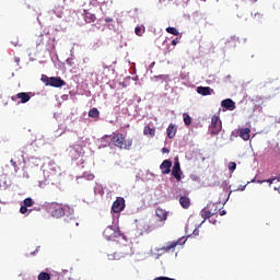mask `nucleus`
Wrapping results in <instances>:
<instances>
[{
	"label": "nucleus",
	"mask_w": 280,
	"mask_h": 280,
	"mask_svg": "<svg viewBox=\"0 0 280 280\" xmlns=\"http://www.w3.org/2000/svg\"><path fill=\"white\" fill-rule=\"evenodd\" d=\"M105 23H113V19L110 18L105 19Z\"/></svg>",
	"instance_id": "obj_36"
},
{
	"label": "nucleus",
	"mask_w": 280,
	"mask_h": 280,
	"mask_svg": "<svg viewBox=\"0 0 280 280\" xmlns=\"http://www.w3.org/2000/svg\"><path fill=\"white\" fill-rule=\"evenodd\" d=\"M237 47V39L235 37H230L225 40L224 49H235Z\"/></svg>",
	"instance_id": "obj_20"
},
{
	"label": "nucleus",
	"mask_w": 280,
	"mask_h": 280,
	"mask_svg": "<svg viewBox=\"0 0 280 280\" xmlns=\"http://www.w3.org/2000/svg\"><path fill=\"white\" fill-rule=\"evenodd\" d=\"M238 136L243 141H248L250 139V128H241L238 129Z\"/></svg>",
	"instance_id": "obj_17"
},
{
	"label": "nucleus",
	"mask_w": 280,
	"mask_h": 280,
	"mask_svg": "<svg viewBox=\"0 0 280 280\" xmlns=\"http://www.w3.org/2000/svg\"><path fill=\"white\" fill-rule=\"evenodd\" d=\"M221 215H226V211L223 210V211L221 212Z\"/></svg>",
	"instance_id": "obj_38"
},
{
	"label": "nucleus",
	"mask_w": 280,
	"mask_h": 280,
	"mask_svg": "<svg viewBox=\"0 0 280 280\" xmlns=\"http://www.w3.org/2000/svg\"><path fill=\"white\" fill-rule=\"evenodd\" d=\"M89 117H92L93 119H97V117H100V110L95 107L90 109Z\"/></svg>",
	"instance_id": "obj_23"
},
{
	"label": "nucleus",
	"mask_w": 280,
	"mask_h": 280,
	"mask_svg": "<svg viewBox=\"0 0 280 280\" xmlns=\"http://www.w3.org/2000/svg\"><path fill=\"white\" fill-rule=\"evenodd\" d=\"M160 170L162 171V174H170L172 172V161L164 160L162 164L160 165Z\"/></svg>",
	"instance_id": "obj_15"
},
{
	"label": "nucleus",
	"mask_w": 280,
	"mask_h": 280,
	"mask_svg": "<svg viewBox=\"0 0 280 280\" xmlns=\"http://www.w3.org/2000/svg\"><path fill=\"white\" fill-rule=\"evenodd\" d=\"M179 205L183 209H189L191 207V199L187 196H182L179 198Z\"/></svg>",
	"instance_id": "obj_19"
},
{
	"label": "nucleus",
	"mask_w": 280,
	"mask_h": 280,
	"mask_svg": "<svg viewBox=\"0 0 280 280\" xmlns=\"http://www.w3.org/2000/svg\"><path fill=\"white\" fill-rule=\"evenodd\" d=\"M135 34L137 36H143V34H145V26H137L135 28Z\"/></svg>",
	"instance_id": "obj_24"
},
{
	"label": "nucleus",
	"mask_w": 280,
	"mask_h": 280,
	"mask_svg": "<svg viewBox=\"0 0 280 280\" xmlns=\"http://www.w3.org/2000/svg\"><path fill=\"white\" fill-rule=\"evenodd\" d=\"M10 163H11L12 167H14V172H19V164L16 163V161L11 160Z\"/></svg>",
	"instance_id": "obj_30"
},
{
	"label": "nucleus",
	"mask_w": 280,
	"mask_h": 280,
	"mask_svg": "<svg viewBox=\"0 0 280 280\" xmlns=\"http://www.w3.org/2000/svg\"><path fill=\"white\" fill-rule=\"evenodd\" d=\"M172 176H174V178H176V180H182V176H180V162L176 161L174 163V166L172 168Z\"/></svg>",
	"instance_id": "obj_14"
},
{
	"label": "nucleus",
	"mask_w": 280,
	"mask_h": 280,
	"mask_svg": "<svg viewBox=\"0 0 280 280\" xmlns=\"http://www.w3.org/2000/svg\"><path fill=\"white\" fill-rule=\"evenodd\" d=\"M167 34H172L173 36H178L180 32L177 31L176 27L168 26L166 27Z\"/></svg>",
	"instance_id": "obj_25"
},
{
	"label": "nucleus",
	"mask_w": 280,
	"mask_h": 280,
	"mask_svg": "<svg viewBox=\"0 0 280 280\" xmlns=\"http://www.w3.org/2000/svg\"><path fill=\"white\" fill-rule=\"evenodd\" d=\"M132 255V247L130 245L121 246L115 254V259H121V257H130Z\"/></svg>",
	"instance_id": "obj_6"
},
{
	"label": "nucleus",
	"mask_w": 280,
	"mask_h": 280,
	"mask_svg": "<svg viewBox=\"0 0 280 280\" xmlns=\"http://www.w3.org/2000/svg\"><path fill=\"white\" fill-rule=\"evenodd\" d=\"M162 152H163V154H170V149L163 148V149H162Z\"/></svg>",
	"instance_id": "obj_34"
},
{
	"label": "nucleus",
	"mask_w": 280,
	"mask_h": 280,
	"mask_svg": "<svg viewBox=\"0 0 280 280\" xmlns=\"http://www.w3.org/2000/svg\"><path fill=\"white\" fill-rule=\"evenodd\" d=\"M183 117H184L185 126H191V116H189V114L185 113V114H183Z\"/></svg>",
	"instance_id": "obj_27"
},
{
	"label": "nucleus",
	"mask_w": 280,
	"mask_h": 280,
	"mask_svg": "<svg viewBox=\"0 0 280 280\" xmlns=\"http://www.w3.org/2000/svg\"><path fill=\"white\" fill-rule=\"evenodd\" d=\"M209 130L210 135L212 136L220 135V132L222 131V122H220V118L218 116H212Z\"/></svg>",
	"instance_id": "obj_5"
},
{
	"label": "nucleus",
	"mask_w": 280,
	"mask_h": 280,
	"mask_svg": "<svg viewBox=\"0 0 280 280\" xmlns=\"http://www.w3.org/2000/svg\"><path fill=\"white\" fill-rule=\"evenodd\" d=\"M136 226L141 233H152V231H156L161 224L153 220L148 222L144 219H140L136 220Z\"/></svg>",
	"instance_id": "obj_2"
},
{
	"label": "nucleus",
	"mask_w": 280,
	"mask_h": 280,
	"mask_svg": "<svg viewBox=\"0 0 280 280\" xmlns=\"http://www.w3.org/2000/svg\"><path fill=\"white\" fill-rule=\"evenodd\" d=\"M38 280H50L51 279V276L48 273V272H40L37 277Z\"/></svg>",
	"instance_id": "obj_26"
},
{
	"label": "nucleus",
	"mask_w": 280,
	"mask_h": 280,
	"mask_svg": "<svg viewBox=\"0 0 280 280\" xmlns=\"http://www.w3.org/2000/svg\"><path fill=\"white\" fill-rule=\"evenodd\" d=\"M25 207H34V200L32 198L24 199Z\"/></svg>",
	"instance_id": "obj_28"
},
{
	"label": "nucleus",
	"mask_w": 280,
	"mask_h": 280,
	"mask_svg": "<svg viewBox=\"0 0 280 280\" xmlns=\"http://www.w3.org/2000/svg\"><path fill=\"white\" fill-rule=\"evenodd\" d=\"M119 85L122 86V89H126V83L125 82H120Z\"/></svg>",
	"instance_id": "obj_37"
},
{
	"label": "nucleus",
	"mask_w": 280,
	"mask_h": 280,
	"mask_svg": "<svg viewBox=\"0 0 280 280\" xmlns=\"http://www.w3.org/2000/svg\"><path fill=\"white\" fill-rule=\"evenodd\" d=\"M49 211L52 218H62L65 215V208L59 203H51L49 206Z\"/></svg>",
	"instance_id": "obj_7"
},
{
	"label": "nucleus",
	"mask_w": 280,
	"mask_h": 280,
	"mask_svg": "<svg viewBox=\"0 0 280 280\" xmlns=\"http://www.w3.org/2000/svg\"><path fill=\"white\" fill-rule=\"evenodd\" d=\"M197 93L199 95H203V96L211 95V93H213V89H211L209 86H198Z\"/></svg>",
	"instance_id": "obj_21"
},
{
	"label": "nucleus",
	"mask_w": 280,
	"mask_h": 280,
	"mask_svg": "<svg viewBox=\"0 0 280 280\" xmlns=\"http://www.w3.org/2000/svg\"><path fill=\"white\" fill-rule=\"evenodd\" d=\"M42 82H44V84L46 86H54L55 89H60L62 86L67 85V82H65V80H62V78L60 77H47L46 74L42 75Z\"/></svg>",
	"instance_id": "obj_3"
},
{
	"label": "nucleus",
	"mask_w": 280,
	"mask_h": 280,
	"mask_svg": "<svg viewBox=\"0 0 280 280\" xmlns=\"http://www.w3.org/2000/svg\"><path fill=\"white\" fill-rule=\"evenodd\" d=\"M228 167L231 172H235V170H237V164L235 162H230Z\"/></svg>",
	"instance_id": "obj_29"
},
{
	"label": "nucleus",
	"mask_w": 280,
	"mask_h": 280,
	"mask_svg": "<svg viewBox=\"0 0 280 280\" xmlns=\"http://www.w3.org/2000/svg\"><path fill=\"white\" fill-rule=\"evenodd\" d=\"M177 128L174 124H171L167 129H166V135L168 137V139H174V137H176V132H177Z\"/></svg>",
	"instance_id": "obj_22"
},
{
	"label": "nucleus",
	"mask_w": 280,
	"mask_h": 280,
	"mask_svg": "<svg viewBox=\"0 0 280 280\" xmlns=\"http://www.w3.org/2000/svg\"><path fill=\"white\" fill-rule=\"evenodd\" d=\"M143 135L144 137H149L150 139H154V137L156 136V129L152 128L150 126H145L143 129Z\"/></svg>",
	"instance_id": "obj_18"
},
{
	"label": "nucleus",
	"mask_w": 280,
	"mask_h": 280,
	"mask_svg": "<svg viewBox=\"0 0 280 280\" xmlns=\"http://www.w3.org/2000/svg\"><path fill=\"white\" fill-rule=\"evenodd\" d=\"M104 237H106V240L113 241V240H117V237H119V235H121L119 233V230H117V228H113V226H107L104 232H103Z\"/></svg>",
	"instance_id": "obj_9"
},
{
	"label": "nucleus",
	"mask_w": 280,
	"mask_h": 280,
	"mask_svg": "<svg viewBox=\"0 0 280 280\" xmlns=\"http://www.w3.org/2000/svg\"><path fill=\"white\" fill-rule=\"evenodd\" d=\"M201 1H207V0H201Z\"/></svg>",
	"instance_id": "obj_40"
},
{
	"label": "nucleus",
	"mask_w": 280,
	"mask_h": 280,
	"mask_svg": "<svg viewBox=\"0 0 280 280\" xmlns=\"http://www.w3.org/2000/svg\"><path fill=\"white\" fill-rule=\"evenodd\" d=\"M20 213H22V214L27 213V207L21 206V208H20Z\"/></svg>",
	"instance_id": "obj_32"
},
{
	"label": "nucleus",
	"mask_w": 280,
	"mask_h": 280,
	"mask_svg": "<svg viewBox=\"0 0 280 280\" xmlns=\"http://www.w3.org/2000/svg\"><path fill=\"white\" fill-rule=\"evenodd\" d=\"M124 209H126V199H124L122 197L116 198V200L113 202L112 211L114 213H121Z\"/></svg>",
	"instance_id": "obj_8"
},
{
	"label": "nucleus",
	"mask_w": 280,
	"mask_h": 280,
	"mask_svg": "<svg viewBox=\"0 0 280 280\" xmlns=\"http://www.w3.org/2000/svg\"><path fill=\"white\" fill-rule=\"evenodd\" d=\"M155 214L159 218V221H156L158 224H161V222H165L167 220V211L163 208H158L155 210ZM155 222V220H153Z\"/></svg>",
	"instance_id": "obj_12"
},
{
	"label": "nucleus",
	"mask_w": 280,
	"mask_h": 280,
	"mask_svg": "<svg viewBox=\"0 0 280 280\" xmlns=\"http://www.w3.org/2000/svg\"><path fill=\"white\" fill-rule=\"evenodd\" d=\"M179 40L178 37H176L175 39L172 40V45L176 46L178 45Z\"/></svg>",
	"instance_id": "obj_33"
},
{
	"label": "nucleus",
	"mask_w": 280,
	"mask_h": 280,
	"mask_svg": "<svg viewBox=\"0 0 280 280\" xmlns=\"http://www.w3.org/2000/svg\"><path fill=\"white\" fill-rule=\"evenodd\" d=\"M178 244H180V241L168 242V243H166L165 246L160 248V250H162V253H170V250H172V253H174V250L176 249Z\"/></svg>",
	"instance_id": "obj_13"
},
{
	"label": "nucleus",
	"mask_w": 280,
	"mask_h": 280,
	"mask_svg": "<svg viewBox=\"0 0 280 280\" xmlns=\"http://www.w3.org/2000/svg\"><path fill=\"white\" fill-rule=\"evenodd\" d=\"M218 205L209 203L206 208H203L200 212L201 218L205 220H209L212 215H218Z\"/></svg>",
	"instance_id": "obj_4"
},
{
	"label": "nucleus",
	"mask_w": 280,
	"mask_h": 280,
	"mask_svg": "<svg viewBox=\"0 0 280 280\" xmlns=\"http://www.w3.org/2000/svg\"><path fill=\"white\" fill-rule=\"evenodd\" d=\"M222 108H225V110H235V102L231 98L223 100L221 102Z\"/></svg>",
	"instance_id": "obj_16"
},
{
	"label": "nucleus",
	"mask_w": 280,
	"mask_h": 280,
	"mask_svg": "<svg viewBox=\"0 0 280 280\" xmlns=\"http://www.w3.org/2000/svg\"><path fill=\"white\" fill-rule=\"evenodd\" d=\"M210 222H211L212 224H215V220H210Z\"/></svg>",
	"instance_id": "obj_39"
},
{
	"label": "nucleus",
	"mask_w": 280,
	"mask_h": 280,
	"mask_svg": "<svg viewBox=\"0 0 280 280\" xmlns=\"http://www.w3.org/2000/svg\"><path fill=\"white\" fill-rule=\"evenodd\" d=\"M110 137V143L118 150H130L132 148V138L126 139V135L114 132Z\"/></svg>",
	"instance_id": "obj_1"
},
{
	"label": "nucleus",
	"mask_w": 280,
	"mask_h": 280,
	"mask_svg": "<svg viewBox=\"0 0 280 280\" xmlns=\"http://www.w3.org/2000/svg\"><path fill=\"white\" fill-rule=\"evenodd\" d=\"M82 16L85 23H95V21H97V16L95 15V13H91L86 9L83 10Z\"/></svg>",
	"instance_id": "obj_11"
},
{
	"label": "nucleus",
	"mask_w": 280,
	"mask_h": 280,
	"mask_svg": "<svg viewBox=\"0 0 280 280\" xmlns=\"http://www.w3.org/2000/svg\"><path fill=\"white\" fill-rule=\"evenodd\" d=\"M36 45H37V47H38L39 45H43V34H40V35L37 36Z\"/></svg>",
	"instance_id": "obj_31"
},
{
	"label": "nucleus",
	"mask_w": 280,
	"mask_h": 280,
	"mask_svg": "<svg viewBox=\"0 0 280 280\" xmlns=\"http://www.w3.org/2000/svg\"><path fill=\"white\" fill-rule=\"evenodd\" d=\"M11 100L12 102H16L18 100H20L19 104H27V102L32 100V96H30V93L27 92H20L15 95H12Z\"/></svg>",
	"instance_id": "obj_10"
},
{
	"label": "nucleus",
	"mask_w": 280,
	"mask_h": 280,
	"mask_svg": "<svg viewBox=\"0 0 280 280\" xmlns=\"http://www.w3.org/2000/svg\"><path fill=\"white\" fill-rule=\"evenodd\" d=\"M156 78H159L160 80H167V77H166V75H163V74H160V75L156 77Z\"/></svg>",
	"instance_id": "obj_35"
}]
</instances>
